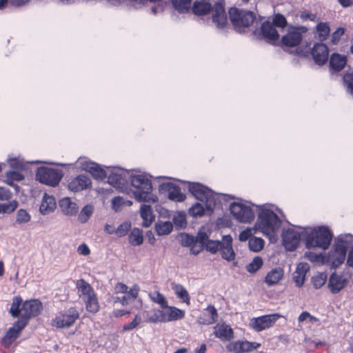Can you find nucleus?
Instances as JSON below:
<instances>
[{"instance_id":"23","label":"nucleus","mask_w":353,"mask_h":353,"mask_svg":"<svg viewBox=\"0 0 353 353\" xmlns=\"http://www.w3.org/2000/svg\"><path fill=\"white\" fill-rule=\"evenodd\" d=\"M352 236L350 234L341 235L338 239V242L335 246V251L332 253V256L335 254H341V260H345L346 252L350 243Z\"/></svg>"},{"instance_id":"60","label":"nucleus","mask_w":353,"mask_h":353,"mask_svg":"<svg viewBox=\"0 0 353 353\" xmlns=\"http://www.w3.org/2000/svg\"><path fill=\"white\" fill-rule=\"evenodd\" d=\"M287 23L285 17L281 14H277L273 19V25L278 27L283 28Z\"/></svg>"},{"instance_id":"61","label":"nucleus","mask_w":353,"mask_h":353,"mask_svg":"<svg viewBox=\"0 0 353 353\" xmlns=\"http://www.w3.org/2000/svg\"><path fill=\"white\" fill-rule=\"evenodd\" d=\"M253 230L254 231V227L253 228H247L243 230L239 234V241H245L249 240L252 237Z\"/></svg>"},{"instance_id":"5","label":"nucleus","mask_w":353,"mask_h":353,"mask_svg":"<svg viewBox=\"0 0 353 353\" xmlns=\"http://www.w3.org/2000/svg\"><path fill=\"white\" fill-rule=\"evenodd\" d=\"M188 190L196 199L205 203L208 210H212L215 205V199L212 192L199 183H189Z\"/></svg>"},{"instance_id":"50","label":"nucleus","mask_w":353,"mask_h":353,"mask_svg":"<svg viewBox=\"0 0 353 353\" xmlns=\"http://www.w3.org/2000/svg\"><path fill=\"white\" fill-rule=\"evenodd\" d=\"M192 0H172L173 6L179 12L189 10Z\"/></svg>"},{"instance_id":"42","label":"nucleus","mask_w":353,"mask_h":353,"mask_svg":"<svg viewBox=\"0 0 353 353\" xmlns=\"http://www.w3.org/2000/svg\"><path fill=\"white\" fill-rule=\"evenodd\" d=\"M94 211L93 205L88 204L85 205L81 210L78 219L81 223H86L90 216H92Z\"/></svg>"},{"instance_id":"19","label":"nucleus","mask_w":353,"mask_h":353,"mask_svg":"<svg viewBox=\"0 0 353 353\" xmlns=\"http://www.w3.org/2000/svg\"><path fill=\"white\" fill-rule=\"evenodd\" d=\"M57 208V203L53 196L45 192L41 198L39 206V212L42 215H48L53 212Z\"/></svg>"},{"instance_id":"7","label":"nucleus","mask_w":353,"mask_h":353,"mask_svg":"<svg viewBox=\"0 0 353 353\" xmlns=\"http://www.w3.org/2000/svg\"><path fill=\"white\" fill-rule=\"evenodd\" d=\"M79 317L78 311L74 307H70L63 313L59 314L52 321V325L58 328L71 327Z\"/></svg>"},{"instance_id":"21","label":"nucleus","mask_w":353,"mask_h":353,"mask_svg":"<svg viewBox=\"0 0 353 353\" xmlns=\"http://www.w3.org/2000/svg\"><path fill=\"white\" fill-rule=\"evenodd\" d=\"M162 308L164 309L163 311L164 323L182 319L185 316V312L176 307L169 306L167 304V307Z\"/></svg>"},{"instance_id":"14","label":"nucleus","mask_w":353,"mask_h":353,"mask_svg":"<svg viewBox=\"0 0 353 353\" xmlns=\"http://www.w3.org/2000/svg\"><path fill=\"white\" fill-rule=\"evenodd\" d=\"M22 330V318L17 321L6 332L1 339V344L8 347L20 335Z\"/></svg>"},{"instance_id":"20","label":"nucleus","mask_w":353,"mask_h":353,"mask_svg":"<svg viewBox=\"0 0 353 353\" xmlns=\"http://www.w3.org/2000/svg\"><path fill=\"white\" fill-rule=\"evenodd\" d=\"M302 40V35L296 28H292L281 38L282 45L285 47L297 46Z\"/></svg>"},{"instance_id":"48","label":"nucleus","mask_w":353,"mask_h":353,"mask_svg":"<svg viewBox=\"0 0 353 353\" xmlns=\"http://www.w3.org/2000/svg\"><path fill=\"white\" fill-rule=\"evenodd\" d=\"M22 303V298L17 296L13 298L10 309V313L13 317H18L20 314V305Z\"/></svg>"},{"instance_id":"13","label":"nucleus","mask_w":353,"mask_h":353,"mask_svg":"<svg viewBox=\"0 0 353 353\" xmlns=\"http://www.w3.org/2000/svg\"><path fill=\"white\" fill-rule=\"evenodd\" d=\"M213 334L221 341H230L234 339L233 329L225 322L216 324L213 327Z\"/></svg>"},{"instance_id":"33","label":"nucleus","mask_w":353,"mask_h":353,"mask_svg":"<svg viewBox=\"0 0 353 353\" xmlns=\"http://www.w3.org/2000/svg\"><path fill=\"white\" fill-rule=\"evenodd\" d=\"M283 277V270L280 268L271 270L266 275L265 282L268 285L271 286L279 282Z\"/></svg>"},{"instance_id":"25","label":"nucleus","mask_w":353,"mask_h":353,"mask_svg":"<svg viewBox=\"0 0 353 353\" xmlns=\"http://www.w3.org/2000/svg\"><path fill=\"white\" fill-rule=\"evenodd\" d=\"M83 170L90 172L94 178L103 179L105 178L106 172L99 165L91 161H84L81 163Z\"/></svg>"},{"instance_id":"8","label":"nucleus","mask_w":353,"mask_h":353,"mask_svg":"<svg viewBox=\"0 0 353 353\" xmlns=\"http://www.w3.org/2000/svg\"><path fill=\"white\" fill-rule=\"evenodd\" d=\"M37 178L42 183L50 186H55L60 182L62 174L58 170L49 168H41L37 170Z\"/></svg>"},{"instance_id":"16","label":"nucleus","mask_w":353,"mask_h":353,"mask_svg":"<svg viewBox=\"0 0 353 353\" xmlns=\"http://www.w3.org/2000/svg\"><path fill=\"white\" fill-rule=\"evenodd\" d=\"M348 281L343 275L332 273L328 280L327 287L333 294L339 293L347 284Z\"/></svg>"},{"instance_id":"39","label":"nucleus","mask_w":353,"mask_h":353,"mask_svg":"<svg viewBox=\"0 0 353 353\" xmlns=\"http://www.w3.org/2000/svg\"><path fill=\"white\" fill-rule=\"evenodd\" d=\"M173 226L170 221H158L155 225L157 234L159 236L170 234L172 230Z\"/></svg>"},{"instance_id":"58","label":"nucleus","mask_w":353,"mask_h":353,"mask_svg":"<svg viewBox=\"0 0 353 353\" xmlns=\"http://www.w3.org/2000/svg\"><path fill=\"white\" fill-rule=\"evenodd\" d=\"M173 221L176 226L179 228H184L186 225V217L183 213H178L173 217Z\"/></svg>"},{"instance_id":"51","label":"nucleus","mask_w":353,"mask_h":353,"mask_svg":"<svg viewBox=\"0 0 353 353\" xmlns=\"http://www.w3.org/2000/svg\"><path fill=\"white\" fill-rule=\"evenodd\" d=\"M327 281V275L323 272H318L312 278V282L316 289L321 288Z\"/></svg>"},{"instance_id":"43","label":"nucleus","mask_w":353,"mask_h":353,"mask_svg":"<svg viewBox=\"0 0 353 353\" xmlns=\"http://www.w3.org/2000/svg\"><path fill=\"white\" fill-rule=\"evenodd\" d=\"M148 295L152 302L159 305L161 307H167L168 301L159 291L150 292Z\"/></svg>"},{"instance_id":"31","label":"nucleus","mask_w":353,"mask_h":353,"mask_svg":"<svg viewBox=\"0 0 353 353\" xmlns=\"http://www.w3.org/2000/svg\"><path fill=\"white\" fill-rule=\"evenodd\" d=\"M77 288L78 294L83 301L95 294L90 285L83 279H80L77 281Z\"/></svg>"},{"instance_id":"49","label":"nucleus","mask_w":353,"mask_h":353,"mask_svg":"<svg viewBox=\"0 0 353 353\" xmlns=\"http://www.w3.org/2000/svg\"><path fill=\"white\" fill-rule=\"evenodd\" d=\"M132 204L131 201L125 200L121 196H115L112 200V208L115 212L120 210L123 205L130 206Z\"/></svg>"},{"instance_id":"1","label":"nucleus","mask_w":353,"mask_h":353,"mask_svg":"<svg viewBox=\"0 0 353 353\" xmlns=\"http://www.w3.org/2000/svg\"><path fill=\"white\" fill-rule=\"evenodd\" d=\"M281 225V220L276 213L268 207L263 206L259 212L254 225V232H259L268 237L271 241H275Z\"/></svg>"},{"instance_id":"55","label":"nucleus","mask_w":353,"mask_h":353,"mask_svg":"<svg viewBox=\"0 0 353 353\" xmlns=\"http://www.w3.org/2000/svg\"><path fill=\"white\" fill-rule=\"evenodd\" d=\"M17 207V202L15 201L8 203H0V214L10 213L15 210Z\"/></svg>"},{"instance_id":"22","label":"nucleus","mask_w":353,"mask_h":353,"mask_svg":"<svg viewBox=\"0 0 353 353\" xmlns=\"http://www.w3.org/2000/svg\"><path fill=\"white\" fill-rule=\"evenodd\" d=\"M301 239L300 234L293 230L285 232L283 236V244L289 251H292L297 247Z\"/></svg>"},{"instance_id":"54","label":"nucleus","mask_w":353,"mask_h":353,"mask_svg":"<svg viewBox=\"0 0 353 353\" xmlns=\"http://www.w3.org/2000/svg\"><path fill=\"white\" fill-rule=\"evenodd\" d=\"M6 183L10 185H14V181L22 180V174L16 171L6 172Z\"/></svg>"},{"instance_id":"2","label":"nucleus","mask_w":353,"mask_h":353,"mask_svg":"<svg viewBox=\"0 0 353 353\" xmlns=\"http://www.w3.org/2000/svg\"><path fill=\"white\" fill-rule=\"evenodd\" d=\"M131 184L136 189L134 192L135 199L139 202H156L157 197L151 194L150 181L143 175H135L131 178Z\"/></svg>"},{"instance_id":"37","label":"nucleus","mask_w":353,"mask_h":353,"mask_svg":"<svg viewBox=\"0 0 353 353\" xmlns=\"http://www.w3.org/2000/svg\"><path fill=\"white\" fill-rule=\"evenodd\" d=\"M211 9V4L206 1H196L193 3L192 12L197 15L207 14Z\"/></svg>"},{"instance_id":"56","label":"nucleus","mask_w":353,"mask_h":353,"mask_svg":"<svg viewBox=\"0 0 353 353\" xmlns=\"http://www.w3.org/2000/svg\"><path fill=\"white\" fill-rule=\"evenodd\" d=\"M131 228V223L130 221H125L122 223L115 230V234L118 236H125Z\"/></svg>"},{"instance_id":"64","label":"nucleus","mask_w":353,"mask_h":353,"mask_svg":"<svg viewBox=\"0 0 353 353\" xmlns=\"http://www.w3.org/2000/svg\"><path fill=\"white\" fill-rule=\"evenodd\" d=\"M77 252L82 256H88L90 254V250L85 243H82L78 247Z\"/></svg>"},{"instance_id":"28","label":"nucleus","mask_w":353,"mask_h":353,"mask_svg":"<svg viewBox=\"0 0 353 353\" xmlns=\"http://www.w3.org/2000/svg\"><path fill=\"white\" fill-rule=\"evenodd\" d=\"M208 240V234L204 231H199L190 246V252L194 255L199 254L205 248V242Z\"/></svg>"},{"instance_id":"52","label":"nucleus","mask_w":353,"mask_h":353,"mask_svg":"<svg viewBox=\"0 0 353 353\" xmlns=\"http://www.w3.org/2000/svg\"><path fill=\"white\" fill-rule=\"evenodd\" d=\"M262 265V259L259 256H255L253 260L247 265L246 270L248 272L254 273L261 268Z\"/></svg>"},{"instance_id":"59","label":"nucleus","mask_w":353,"mask_h":353,"mask_svg":"<svg viewBox=\"0 0 353 353\" xmlns=\"http://www.w3.org/2000/svg\"><path fill=\"white\" fill-rule=\"evenodd\" d=\"M194 238L188 234H181L179 236V241L183 246L190 247L194 243Z\"/></svg>"},{"instance_id":"38","label":"nucleus","mask_w":353,"mask_h":353,"mask_svg":"<svg viewBox=\"0 0 353 353\" xmlns=\"http://www.w3.org/2000/svg\"><path fill=\"white\" fill-rule=\"evenodd\" d=\"M330 26L327 22H321L316 27V38L321 41H325L330 34Z\"/></svg>"},{"instance_id":"35","label":"nucleus","mask_w":353,"mask_h":353,"mask_svg":"<svg viewBox=\"0 0 353 353\" xmlns=\"http://www.w3.org/2000/svg\"><path fill=\"white\" fill-rule=\"evenodd\" d=\"M172 288L175 294L188 305L190 303V298L186 289L181 284L172 283Z\"/></svg>"},{"instance_id":"6","label":"nucleus","mask_w":353,"mask_h":353,"mask_svg":"<svg viewBox=\"0 0 353 353\" xmlns=\"http://www.w3.org/2000/svg\"><path fill=\"white\" fill-rule=\"evenodd\" d=\"M230 19L236 28L250 26L255 19L252 12L231 8L229 10Z\"/></svg>"},{"instance_id":"29","label":"nucleus","mask_w":353,"mask_h":353,"mask_svg":"<svg viewBox=\"0 0 353 353\" xmlns=\"http://www.w3.org/2000/svg\"><path fill=\"white\" fill-rule=\"evenodd\" d=\"M59 207L61 212L69 216L75 215L79 208L76 203L73 202L69 197H64L59 201Z\"/></svg>"},{"instance_id":"34","label":"nucleus","mask_w":353,"mask_h":353,"mask_svg":"<svg viewBox=\"0 0 353 353\" xmlns=\"http://www.w3.org/2000/svg\"><path fill=\"white\" fill-rule=\"evenodd\" d=\"M347 63L346 57L338 53H334L331 55L330 59V67L336 71L341 70Z\"/></svg>"},{"instance_id":"40","label":"nucleus","mask_w":353,"mask_h":353,"mask_svg":"<svg viewBox=\"0 0 353 353\" xmlns=\"http://www.w3.org/2000/svg\"><path fill=\"white\" fill-rule=\"evenodd\" d=\"M128 239L132 245H139L143 241V232L139 228H134L132 230Z\"/></svg>"},{"instance_id":"47","label":"nucleus","mask_w":353,"mask_h":353,"mask_svg":"<svg viewBox=\"0 0 353 353\" xmlns=\"http://www.w3.org/2000/svg\"><path fill=\"white\" fill-rule=\"evenodd\" d=\"M222 245L221 241H214L210 240L208 236V240L205 242V248L206 250L212 254H216L218 251L220 250L221 246Z\"/></svg>"},{"instance_id":"44","label":"nucleus","mask_w":353,"mask_h":353,"mask_svg":"<svg viewBox=\"0 0 353 353\" xmlns=\"http://www.w3.org/2000/svg\"><path fill=\"white\" fill-rule=\"evenodd\" d=\"M145 321L149 323H164L163 310H154L152 315L147 313Z\"/></svg>"},{"instance_id":"46","label":"nucleus","mask_w":353,"mask_h":353,"mask_svg":"<svg viewBox=\"0 0 353 353\" xmlns=\"http://www.w3.org/2000/svg\"><path fill=\"white\" fill-rule=\"evenodd\" d=\"M343 85L346 92L353 97V72H347L343 75Z\"/></svg>"},{"instance_id":"36","label":"nucleus","mask_w":353,"mask_h":353,"mask_svg":"<svg viewBox=\"0 0 353 353\" xmlns=\"http://www.w3.org/2000/svg\"><path fill=\"white\" fill-rule=\"evenodd\" d=\"M168 190V198L172 201H183L185 196L181 193V190L172 184L168 183L166 185Z\"/></svg>"},{"instance_id":"27","label":"nucleus","mask_w":353,"mask_h":353,"mask_svg":"<svg viewBox=\"0 0 353 353\" xmlns=\"http://www.w3.org/2000/svg\"><path fill=\"white\" fill-rule=\"evenodd\" d=\"M310 265L307 263H300L297 265L295 272L293 274L292 279L297 287H301L305 279Z\"/></svg>"},{"instance_id":"3","label":"nucleus","mask_w":353,"mask_h":353,"mask_svg":"<svg viewBox=\"0 0 353 353\" xmlns=\"http://www.w3.org/2000/svg\"><path fill=\"white\" fill-rule=\"evenodd\" d=\"M332 234L330 230L325 227L313 229L306 239L307 248H320L327 249L331 242Z\"/></svg>"},{"instance_id":"9","label":"nucleus","mask_w":353,"mask_h":353,"mask_svg":"<svg viewBox=\"0 0 353 353\" xmlns=\"http://www.w3.org/2000/svg\"><path fill=\"white\" fill-rule=\"evenodd\" d=\"M281 317H283L282 315L275 313L252 318L250 321L249 325L254 330L261 332L272 327L275 322Z\"/></svg>"},{"instance_id":"10","label":"nucleus","mask_w":353,"mask_h":353,"mask_svg":"<svg viewBox=\"0 0 353 353\" xmlns=\"http://www.w3.org/2000/svg\"><path fill=\"white\" fill-rule=\"evenodd\" d=\"M230 211L234 217L242 223H249L254 218L252 209L241 203H233L230 205Z\"/></svg>"},{"instance_id":"45","label":"nucleus","mask_w":353,"mask_h":353,"mask_svg":"<svg viewBox=\"0 0 353 353\" xmlns=\"http://www.w3.org/2000/svg\"><path fill=\"white\" fill-rule=\"evenodd\" d=\"M250 249L255 252L261 251L264 247V241L259 237H251L248 242Z\"/></svg>"},{"instance_id":"30","label":"nucleus","mask_w":353,"mask_h":353,"mask_svg":"<svg viewBox=\"0 0 353 353\" xmlns=\"http://www.w3.org/2000/svg\"><path fill=\"white\" fill-rule=\"evenodd\" d=\"M261 32L263 37L270 42L278 40L279 34L274 25L269 21L263 22L261 25Z\"/></svg>"},{"instance_id":"26","label":"nucleus","mask_w":353,"mask_h":353,"mask_svg":"<svg viewBox=\"0 0 353 353\" xmlns=\"http://www.w3.org/2000/svg\"><path fill=\"white\" fill-rule=\"evenodd\" d=\"M91 184L89 177L79 175L73 179L68 184V188L73 192H79L88 188Z\"/></svg>"},{"instance_id":"53","label":"nucleus","mask_w":353,"mask_h":353,"mask_svg":"<svg viewBox=\"0 0 353 353\" xmlns=\"http://www.w3.org/2000/svg\"><path fill=\"white\" fill-rule=\"evenodd\" d=\"M205 208L204 206L201 203H195L194 204L190 209L189 213L191 216L196 217V216H202L204 214Z\"/></svg>"},{"instance_id":"11","label":"nucleus","mask_w":353,"mask_h":353,"mask_svg":"<svg viewBox=\"0 0 353 353\" xmlns=\"http://www.w3.org/2000/svg\"><path fill=\"white\" fill-rule=\"evenodd\" d=\"M42 308V303L37 299L23 302V327L26 324V321L39 315Z\"/></svg>"},{"instance_id":"15","label":"nucleus","mask_w":353,"mask_h":353,"mask_svg":"<svg viewBox=\"0 0 353 353\" xmlns=\"http://www.w3.org/2000/svg\"><path fill=\"white\" fill-rule=\"evenodd\" d=\"M219 314L214 306L209 305L203 309L198 318L197 322L199 325H210L218 321Z\"/></svg>"},{"instance_id":"12","label":"nucleus","mask_w":353,"mask_h":353,"mask_svg":"<svg viewBox=\"0 0 353 353\" xmlns=\"http://www.w3.org/2000/svg\"><path fill=\"white\" fill-rule=\"evenodd\" d=\"M259 347H261V344L256 342L238 341L229 343L227 345V349L234 353H248Z\"/></svg>"},{"instance_id":"17","label":"nucleus","mask_w":353,"mask_h":353,"mask_svg":"<svg viewBox=\"0 0 353 353\" xmlns=\"http://www.w3.org/2000/svg\"><path fill=\"white\" fill-rule=\"evenodd\" d=\"M223 259L232 261L235 258V253L232 248V238L230 235H224L222 237V245L220 250Z\"/></svg>"},{"instance_id":"4","label":"nucleus","mask_w":353,"mask_h":353,"mask_svg":"<svg viewBox=\"0 0 353 353\" xmlns=\"http://www.w3.org/2000/svg\"><path fill=\"white\" fill-rule=\"evenodd\" d=\"M140 291V288L137 284H134L132 287L128 288L123 283H118L114 286V292L116 294H124L122 297H112L114 303H119L122 305H126L135 300Z\"/></svg>"},{"instance_id":"57","label":"nucleus","mask_w":353,"mask_h":353,"mask_svg":"<svg viewBox=\"0 0 353 353\" xmlns=\"http://www.w3.org/2000/svg\"><path fill=\"white\" fill-rule=\"evenodd\" d=\"M298 321L299 323L302 322H309V323H314L317 322L319 319L311 315L308 312H303L298 317Z\"/></svg>"},{"instance_id":"62","label":"nucleus","mask_w":353,"mask_h":353,"mask_svg":"<svg viewBox=\"0 0 353 353\" xmlns=\"http://www.w3.org/2000/svg\"><path fill=\"white\" fill-rule=\"evenodd\" d=\"M344 32L345 30L343 28H337L332 34V42L333 43H336Z\"/></svg>"},{"instance_id":"18","label":"nucleus","mask_w":353,"mask_h":353,"mask_svg":"<svg viewBox=\"0 0 353 353\" xmlns=\"http://www.w3.org/2000/svg\"><path fill=\"white\" fill-rule=\"evenodd\" d=\"M328 48L323 43H316L312 50V55L314 61L318 65H323L328 58Z\"/></svg>"},{"instance_id":"32","label":"nucleus","mask_w":353,"mask_h":353,"mask_svg":"<svg viewBox=\"0 0 353 353\" xmlns=\"http://www.w3.org/2000/svg\"><path fill=\"white\" fill-rule=\"evenodd\" d=\"M140 214L143 219V226L145 228L150 226L154 220V215L153 214L151 206L143 204L140 208Z\"/></svg>"},{"instance_id":"41","label":"nucleus","mask_w":353,"mask_h":353,"mask_svg":"<svg viewBox=\"0 0 353 353\" xmlns=\"http://www.w3.org/2000/svg\"><path fill=\"white\" fill-rule=\"evenodd\" d=\"M83 301L85 304V308L88 312L95 313L99 311V304L95 294L84 299Z\"/></svg>"},{"instance_id":"24","label":"nucleus","mask_w":353,"mask_h":353,"mask_svg":"<svg viewBox=\"0 0 353 353\" xmlns=\"http://www.w3.org/2000/svg\"><path fill=\"white\" fill-rule=\"evenodd\" d=\"M213 12V22L218 28H223L227 24L228 21L223 4L221 3H216Z\"/></svg>"},{"instance_id":"63","label":"nucleus","mask_w":353,"mask_h":353,"mask_svg":"<svg viewBox=\"0 0 353 353\" xmlns=\"http://www.w3.org/2000/svg\"><path fill=\"white\" fill-rule=\"evenodd\" d=\"M11 196L12 193L8 189L0 186V201H8Z\"/></svg>"}]
</instances>
